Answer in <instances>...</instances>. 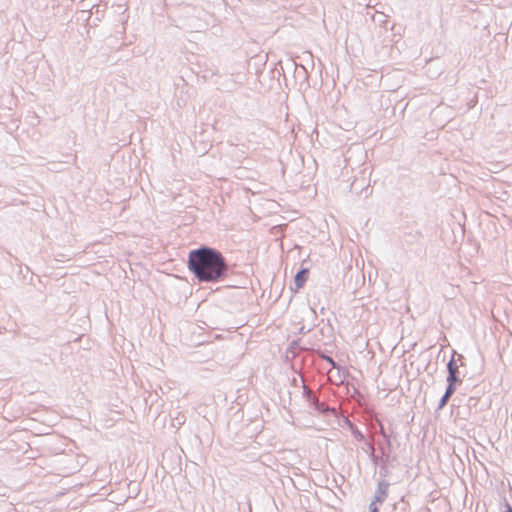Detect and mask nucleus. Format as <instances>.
Returning a JSON list of instances; mask_svg holds the SVG:
<instances>
[{"label": "nucleus", "instance_id": "11", "mask_svg": "<svg viewBox=\"0 0 512 512\" xmlns=\"http://www.w3.org/2000/svg\"><path fill=\"white\" fill-rule=\"evenodd\" d=\"M316 355L321 358L322 360L326 361L331 365L333 369L341 370V366L331 357L329 356L325 351L318 349L316 350Z\"/></svg>", "mask_w": 512, "mask_h": 512}, {"label": "nucleus", "instance_id": "1", "mask_svg": "<svg viewBox=\"0 0 512 512\" xmlns=\"http://www.w3.org/2000/svg\"><path fill=\"white\" fill-rule=\"evenodd\" d=\"M187 267L200 283H218L225 280L230 266L216 248L202 244L188 253Z\"/></svg>", "mask_w": 512, "mask_h": 512}, {"label": "nucleus", "instance_id": "15", "mask_svg": "<svg viewBox=\"0 0 512 512\" xmlns=\"http://www.w3.org/2000/svg\"><path fill=\"white\" fill-rule=\"evenodd\" d=\"M450 398L449 395L447 396V394L444 393L439 400L437 410H442L448 404Z\"/></svg>", "mask_w": 512, "mask_h": 512}, {"label": "nucleus", "instance_id": "4", "mask_svg": "<svg viewBox=\"0 0 512 512\" xmlns=\"http://www.w3.org/2000/svg\"><path fill=\"white\" fill-rule=\"evenodd\" d=\"M307 402L317 413H319L322 416H329V415L336 414V409L334 407H330V406L325 405L324 403L320 402L315 395H313L311 397V400H308Z\"/></svg>", "mask_w": 512, "mask_h": 512}, {"label": "nucleus", "instance_id": "2", "mask_svg": "<svg viewBox=\"0 0 512 512\" xmlns=\"http://www.w3.org/2000/svg\"><path fill=\"white\" fill-rule=\"evenodd\" d=\"M464 356L462 354H457L455 350H453L452 357L447 363V377L446 382H454V383H462V379L460 378L459 366H463Z\"/></svg>", "mask_w": 512, "mask_h": 512}, {"label": "nucleus", "instance_id": "19", "mask_svg": "<svg viewBox=\"0 0 512 512\" xmlns=\"http://www.w3.org/2000/svg\"><path fill=\"white\" fill-rule=\"evenodd\" d=\"M379 433H380V435L382 436L383 439L387 438V437H392V433L388 434L386 432L385 428L383 427V425H380Z\"/></svg>", "mask_w": 512, "mask_h": 512}, {"label": "nucleus", "instance_id": "13", "mask_svg": "<svg viewBox=\"0 0 512 512\" xmlns=\"http://www.w3.org/2000/svg\"><path fill=\"white\" fill-rule=\"evenodd\" d=\"M350 376V373L349 371L344 368V367H341V370H337V375H336V378L338 379V384H344V381L346 379V377Z\"/></svg>", "mask_w": 512, "mask_h": 512}, {"label": "nucleus", "instance_id": "14", "mask_svg": "<svg viewBox=\"0 0 512 512\" xmlns=\"http://www.w3.org/2000/svg\"><path fill=\"white\" fill-rule=\"evenodd\" d=\"M458 385L460 384L454 382H447V386L444 393L447 394V396L449 395L450 397H452L453 394L456 392Z\"/></svg>", "mask_w": 512, "mask_h": 512}, {"label": "nucleus", "instance_id": "10", "mask_svg": "<svg viewBox=\"0 0 512 512\" xmlns=\"http://www.w3.org/2000/svg\"><path fill=\"white\" fill-rule=\"evenodd\" d=\"M297 349H300V340H293L292 342H290L285 352V357L287 361H291L296 357Z\"/></svg>", "mask_w": 512, "mask_h": 512}, {"label": "nucleus", "instance_id": "16", "mask_svg": "<svg viewBox=\"0 0 512 512\" xmlns=\"http://www.w3.org/2000/svg\"><path fill=\"white\" fill-rule=\"evenodd\" d=\"M387 464H388V462H381L380 470H379L381 479H385L388 476L389 471H388Z\"/></svg>", "mask_w": 512, "mask_h": 512}, {"label": "nucleus", "instance_id": "3", "mask_svg": "<svg viewBox=\"0 0 512 512\" xmlns=\"http://www.w3.org/2000/svg\"><path fill=\"white\" fill-rule=\"evenodd\" d=\"M390 483L385 479H380L377 483V487L369 504V512H380L379 506L384 503L389 495Z\"/></svg>", "mask_w": 512, "mask_h": 512}, {"label": "nucleus", "instance_id": "12", "mask_svg": "<svg viewBox=\"0 0 512 512\" xmlns=\"http://www.w3.org/2000/svg\"><path fill=\"white\" fill-rule=\"evenodd\" d=\"M409 510V504L404 500V497L398 503L393 504L392 512H407Z\"/></svg>", "mask_w": 512, "mask_h": 512}, {"label": "nucleus", "instance_id": "8", "mask_svg": "<svg viewBox=\"0 0 512 512\" xmlns=\"http://www.w3.org/2000/svg\"><path fill=\"white\" fill-rule=\"evenodd\" d=\"M392 437L384 438V442L379 444V450L381 452V462H389L392 453Z\"/></svg>", "mask_w": 512, "mask_h": 512}, {"label": "nucleus", "instance_id": "21", "mask_svg": "<svg viewBox=\"0 0 512 512\" xmlns=\"http://www.w3.org/2000/svg\"><path fill=\"white\" fill-rule=\"evenodd\" d=\"M363 442L365 443L366 448L372 449V445L366 439Z\"/></svg>", "mask_w": 512, "mask_h": 512}, {"label": "nucleus", "instance_id": "23", "mask_svg": "<svg viewBox=\"0 0 512 512\" xmlns=\"http://www.w3.org/2000/svg\"><path fill=\"white\" fill-rule=\"evenodd\" d=\"M292 384H293V385H295V386L297 385V379H296V378H294V379L292 380Z\"/></svg>", "mask_w": 512, "mask_h": 512}, {"label": "nucleus", "instance_id": "5", "mask_svg": "<svg viewBox=\"0 0 512 512\" xmlns=\"http://www.w3.org/2000/svg\"><path fill=\"white\" fill-rule=\"evenodd\" d=\"M307 402L317 413H319L322 416H329V415L336 414V409L334 407H330V406L325 405L324 403L320 402L315 395H313L311 397V400H308Z\"/></svg>", "mask_w": 512, "mask_h": 512}, {"label": "nucleus", "instance_id": "7", "mask_svg": "<svg viewBox=\"0 0 512 512\" xmlns=\"http://www.w3.org/2000/svg\"><path fill=\"white\" fill-rule=\"evenodd\" d=\"M342 427H347L356 441H365L364 433L349 418L345 417L343 419Z\"/></svg>", "mask_w": 512, "mask_h": 512}, {"label": "nucleus", "instance_id": "6", "mask_svg": "<svg viewBox=\"0 0 512 512\" xmlns=\"http://www.w3.org/2000/svg\"><path fill=\"white\" fill-rule=\"evenodd\" d=\"M308 276H309V268L303 267V265H302L301 268L296 273V275L294 276V284H295L294 291H299L301 288L304 287L305 283L308 280Z\"/></svg>", "mask_w": 512, "mask_h": 512}, {"label": "nucleus", "instance_id": "9", "mask_svg": "<svg viewBox=\"0 0 512 512\" xmlns=\"http://www.w3.org/2000/svg\"><path fill=\"white\" fill-rule=\"evenodd\" d=\"M319 333L322 336L321 340L327 339L328 341H332V339L334 338V328L329 322L324 323L320 327Z\"/></svg>", "mask_w": 512, "mask_h": 512}, {"label": "nucleus", "instance_id": "22", "mask_svg": "<svg viewBox=\"0 0 512 512\" xmlns=\"http://www.w3.org/2000/svg\"><path fill=\"white\" fill-rule=\"evenodd\" d=\"M372 460H373V462H374V463H376V462H377V457H376V456H374L373 454H372Z\"/></svg>", "mask_w": 512, "mask_h": 512}, {"label": "nucleus", "instance_id": "18", "mask_svg": "<svg viewBox=\"0 0 512 512\" xmlns=\"http://www.w3.org/2000/svg\"><path fill=\"white\" fill-rule=\"evenodd\" d=\"M479 398L471 396L467 400V407L469 409L475 408L478 404Z\"/></svg>", "mask_w": 512, "mask_h": 512}, {"label": "nucleus", "instance_id": "17", "mask_svg": "<svg viewBox=\"0 0 512 512\" xmlns=\"http://www.w3.org/2000/svg\"><path fill=\"white\" fill-rule=\"evenodd\" d=\"M302 388H303V392H302L303 398L306 401L311 400V397L314 394L311 392V390L305 384H303Z\"/></svg>", "mask_w": 512, "mask_h": 512}, {"label": "nucleus", "instance_id": "20", "mask_svg": "<svg viewBox=\"0 0 512 512\" xmlns=\"http://www.w3.org/2000/svg\"><path fill=\"white\" fill-rule=\"evenodd\" d=\"M505 510L503 512H512V506L506 502V505H505Z\"/></svg>", "mask_w": 512, "mask_h": 512}]
</instances>
